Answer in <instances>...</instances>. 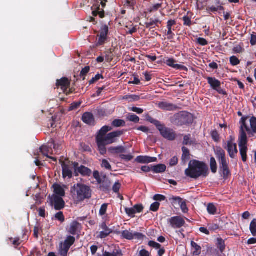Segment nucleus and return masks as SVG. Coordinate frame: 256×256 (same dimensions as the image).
<instances>
[{
	"instance_id": "obj_1",
	"label": "nucleus",
	"mask_w": 256,
	"mask_h": 256,
	"mask_svg": "<svg viewBox=\"0 0 256 256\" xmlns=\"http://www.w3.org/2000/svg\"><path fill=\"white\" fill-rule=\"evenodd\" d=\"M240 124L238 146L242 161L246 162L247 158L248 150L246 133L249 136H253L256 134V118L242 117L240 120Z\"/></svg>"
},
{
	"instance_id": "obj_2",
	"label": "nucleus",
	"mask_w": 256,
	"mask_h": 256,
	"mask_svg": "<svg viewBox=\"0 0 256 256\" xmlns=\"http://www.w3.org/2000/svg\"><path fill=\"white\" fill-rule=\"evenodd\" d=\"M208 166L204 162L196 160L190 161L188 168L185 170L186 176L196 179L200 176L206 177L208 174Z\"/></svg>"
},
{
	"instance_id": "obj_3",
	"label": "nucleus",
	"mask_w": 256,
	"mask_h": 256,
	"mask_svg": "<svg viewBox=\"0 0 256 256\" xmlns=\"http://www.w3.org/2000/svg\"><path fill=\"white\" fill-rule=\"evenodd\" d=\"M71 192L74 198L78 201H82L91 197L92 191L90 188L82 184H74L71 188Z\"/></svg>"
},
{
	"instance_id": "obj_4",
	"label": "nucleus",
	"mask_w": 256,
	"mask_h": 256,
	"mask_svg": "<svg viewBox=\"0 0 256 256\" xmlns=\"http://www.w3.org/2000/svg\"><path fill=\"white\" fill-rule=\"evenodd\" d=\"M215 154L220 164V170L222 172L224 178L230 174L228 162L226 160L225 152L221 148H216Z\"/></svg>"
},
{
	"instance_id": "obj_5",
	"label": "nucleus",
	"mask_w": 256,
	"mask_h": 256,
	"mask_svg": "<svg viewBox=\"0 0 256 256\" xmlns=\"http://www.w3.org/2000/svg\"><path fill=\"white\" fill-rule=\"evenodd\" d=\"M193 120L194 116L192 114L186 112L178 113L171 118L172 122L178 126L191 124Z\"/></svg>"
},
{
	"instance_id": "obj_6",
	"label": "nucleus",
	"mask_w": 256,
	"mask_h": 256,
	"mask_svg": "<svg viewBox=\"0 0 256 256\" xmlns=\"http://www.w3.org/2000/svg\"><path fill=\"white\" fill-rule=\"evenodd\" d=\"M156 128L164 138L170 141L174 140L176 138V132L172 129L166 127L164 124L160 123Z\"/></svg>"
},
{
	"instance_id": "obj_7",
	"label": "nucleus",
	"mask_w": 256,
	"mask_h": 256,
	"mask_svg": "<svg viewBox=\"0 0 256 256\" xmlns=\"http://www.w3.org/2000/svg\"><path fill=\"white\" fill-rule=\"evenodd\" d=\"M49 199L50 205L54 206L56 210H60L64 208L65 203L62 197L53 194L49 196Z\"/></svg>"
},
{
	"instance_id": "obj_8",
	"label": "nucleus",
	"mask_w": 256,
	"mask_h": 256,
	"mask_svg": "<svg viewBox=\"0 0 256 256\" xmlns=\"http://www.w3.org/2000/svg\"><path fill=\"white\" fill-rule=\"evenodd\" d=\"M124 132V130H116L115 132H110L107 135H106V136L103 139V140L106 142V144H112L116 142V138L122 135Z\"/></svg>"
},
{
	"instance_id": "obj_9",
	"label": "nucleus",
	"mask_w": 256,
	"mask_h": 256,
	"mask_svg": "<svg viewBox=\"0 0 256 256\" xmlns=\"http://www.w3.org/2000/svg\"><path fill=\"white\" fill-rule=\"evenodd\" d=\"M122 236L123 238L131 240L134 238L142 240L144 238V235L142 233L138 232H133L132 231L126 230L122 232Z\"/></svg>"
},
{
	"instance_id": "obj_10",
	"label": "nucleus",
	"mask_w": 256,
	"mask_h": 256,
	"mask_svg": "<svg viewBox=\"0 0 256 256\" xmlns=\"http://www.w3.org/2000/svg\"><path fill=\"white\" fill-rule=\"evenodd\" d=\"M72 165L76 176L78 175V173L80 174L83 176H90L92 174V170L90 169L83 166H78V163L74 162L72 164Z\"/></svg>"
},
{
	"instance_id": "obj_11",
	"label": "nucleus",
	"mask_w": 256,
	"mask_h": 256,
	"mask_svg": "<svg viewBox=\"0 0 256 256\" xmlns=\"http://www.w3.org/2000/svg\"><path fill=\"white\" fill-rule=\"evenodd\" d=\"M224 148L227 150L230 158H234L238 152L236 144L232 141H228Z\"/></svg>"
},
{
	"instance_id": "obj_12",
	"label": "nucleus",
	"mask_w": 256,
	"mask_h": 256,
	"mask_svg": "<svg viewBox=\"0 0 256 256\" xmlns=\"http://www.w3.org/2000/svg\"><path fill=\"white\" fill-rule=\"evenodd\" d=\"M169 222L171 226L174 228H180L185 224L184 218L178 216L172 217L170 219Z\"/></svg>"
},
{
	"instance_id": "obj_13",
	"label": "nucleus",
	"mask_w": 256,
	"mask_h": 256,
	"mask_svg": "<svg viewBox=\"0 0 256 256\" xmlns=\"http://www.w3.org/2000/svg\"><path fill=\"white\" fill-rule=\"evenodd\" d=\"M108 32V27L106 26H103L101 28L100 34L99 35L98 40V45L103 44L107 38V36Z\"/></svg>"
},
{
	"instance_id": "obj_14",
	"label": "nucleus",
	"mask_w": 256,
	"mask_h": 256,
	"mask_svg": "<svg viewBox=\"0 0 256 256\" xmlns=\"http://www.w3.org/2000/svg\"><path fill=\"white\" fill-rule=\"evenodd\" d=\"M164 63L176 70H187V68L185 66L176 64V61L174 58H168L164 61Z\"/></svg>"
},
{
	"instance_id": "obj_15",
	"label": "nucleus",
	"mask_w": 256,
	"mask_h": 256,
	"mask_svg": "<svg viewBox=\"0 0 256 256\" xmlns=\"http://www.w3.org/2000/svg\"><path fill=\"white\" fill-rule=\"evenodd\" d=\"M176 24V22L174 20H169L167 22V28L168 32L166 34V35L168 36V40L173 39L174 36V34L173 32V31L174 30V29L172 28Z\"/></svg>"
},
{
	"instance_id": "obj_16",
	"label": "nucleus",
	"mask_w": 256,
	"mask_h": 256,
	"mask_svg": "<svg viewBox=\"0 0 256 256\" xmlns=\"http://www.w3.org/2000/svg\"><path fill=\"white\" fill-rule=\"evenodd\" d=\"M158 106L160 109L165 110H174L178 108L176 106L166 102H159Z\"/></svg>"
},
{
	"instance_id": "obj_17",
	"label": "nucleus",
	"mask_w": 256,
	"mask_h": 256,
	"mask_svg": "<svg viewBox=\"0 0 256 256\" xmlns=\"http://www.w3.org/2000/svg\"><path fill=\"white\" fill-rule=\"evenodd\" d=\"M96 142L98 146V150L102 154H104L106 153V145L108 144L106 142L102 139V138L100 136H96Z\"/></svg>"
},
{
	"instance_id": "obj_18",
	"label": "nucleus",
	"mask_w": 256,
	"mask_h": 256,
	"mask_svg": "<svg viewBox=\"0 0 256 256\" xmlns=\"http://www.w3.org/2000/svg\"><path fill=\"white\" fill-rule=\"evenodd\" d=\"M157 160L156 158L150 157L148 156H138L136 160L139 163L146 164L152 162H155Z\"/></svg>"
},
{
	"instance_id": "obj_19",
	"label": "nucleus",
	"mask_w": 256,
	"mask_h": 256,
	"mask_svg": "<svg viewBox=\"0 0 256 256\" xmlns=\"http://www.w3.org/2000/svg\"><path fill=\"white\" fill-rule=\"evenodd\" d=\"M101 228L103 230L99 233L98 235L97 236L98 238H105L112 232V230L109 228L104 222L102 224Z\"/></svg>"
},
{
	"instance_id": "obj_20",
	"label": "nucleus",
	"mask_w": 256,
	"mask_h": 256,
	"mask_svg": "<svg viewBox=\"0 0 256 256\" xmlns=\"http://www.w3.org/2000/svg\"><path fill=\"white\" fill-rule=\"evenodd\" d=\"M83 122L89 125L94 124V118L93 114L88 112H85L82 116Z\"/></svg>"
},
{
	"instance_id": "obj_21",
	"label": "nucleus",
	"mask_w": 256,
	"mask_h": 256,
	"mask_svg": "<svg viewBox=\"0 0 256 256\" xmlns=\"http://www.w3.org/2000/svg\"><path fill=\"white\" fill-rule=\"evenodd\" d=\"M108 151L112 154L125 153L126 148L123 146H111L108 148Z\"/></svg>"
},
{
	"instance_id": "obj_22",
	"label": "nucleus",
	"mask_w": 256,
	"mask_h": 256,
	"mask_svg": "<svg viewBox=\"0 0 256 256\" xmlns=\"http://www.w3.org/2000/svg\"><path fill=\"white\" fill-rule=\"evenodd\" d=\"M62 174L64 178L68 176V178L72 177V171L69 165L66 164L64 162H62Z\"/></svg>"
},
{
	"instance_id": "obj_23",
	"label": "nucleus",
	"mask_w": 256,
	"mask_h": 256,
	"mask_svg": "<svg viewBox=\"0 0 256 256\" xmlns=\"http://www.w3.org/2000/svg\"><path fill=\"white\" fill-rule=\"evenodd\" d=\"M210 86L215 90H217L220 94H226V92L220 87V81H208Z\"/></svg>"
},
{
	"instance_id": "obj_24",
	"label": "nucleus",
	"mask_w": 256,
	"mask_h": 256,
	"mask_svg": "<svg viewBox=\"0 0 256 256\" xmlns=\"http://www.w3.org/2000/svg\"><path fill=\"white\" fill-rule=\"evenodd\" d=\"M70 81H57L56 86L58 88H60L64 92H67L70 86Z\"/></svg>"
},
{
	"instance_id": "obj_25",
	"label": "nucleus",
	"mask_w": 256,
	"mask_h": 256,
	"mask_svg": "<svg viewBox=\"0 0 256 256\" xmlns=\"http://www.w3.org/2000/svg\"><path fill=\"white\" fill-rule=\"evenodd\" d=\"M182 162L185 164L186 162L190 159V151L188 148L183 146L182 148Z\"/></svg>"
},
{
	"instance_id": "obj_26",
	"label": "nucleus",
	"mask_w": 256,
	"mask_h": 256,
	"mask_svg": "<svg viewBox=\"0 0 256 256\" xmlns=\"http://www.w3.org/2000/svg\"><path fill=\"white\" fill-rule=\"evenodd\" d=\"M53 188H54V192L56 195L58 196H63L65 194V192L63 188L58 184H54L53 185Z\"/></svg>"
},
{
	"instance_id": "obj_27",
	"label": "nucleus",
	"mask_w": 256,
	"mask_h": 256,
	"mask_svg": "<svg viewBox=\"0 0 256 256\" xmlns=\"http://www.w3.org/2000/svg\"><path fill=\"white\" fill-rule=\"evenodd\" d=\"M191 246L193 250V255L196 256H199L201 253V247L194 241L191 242Z\"/></svg>"
},
{
	"instance_id": "obj_28",
	"label": "nucleus",
	"mask_w": 256,
	"mask_h": 256,
	"mask_svg": "<svg viewBox=\"0 0 256 256\" xmlns=\"http://www.w3.org/2000/svg\"><path fill=\"white\" fill-rule=\"evenodd\" d=\"M166 166L163 164H158L152 168V171L155 173H162L166 171Z\"/></svg>"
},
{
	"instance_id": "obj_29",
	"label": "nucleus",
	"mask_w": 256,
	"mask_h": 256,
	"mask_svg": "<svg viewBox=\"0 0 256 256\" xmlns=\"http://www.w3.org/2000/svg\"><path fill=\"white\" fill-rule=\"evenodd\" d=\"M40 152L44 156L48 157V158L52 159L54 162L56 161V158L48 156V154H52V153L50 152V149L47 146H41L40 148Z\"/></svg>"
},
{
	"instance_id": "obj_30",
	"label": "nucleus",
	"mask_w": 256,
	"mask_h": 256,
	"mask_svg": "<svg viewBox=\"0 0 256 256\" xmlns=\"http://www.w3.org/2000/svg\"><path fill=\"white\" fill-rule=\"evenodd\" d=\"M112 130V128L110 126H104L100 130L97 136H100V137L102 138V139H104L106 136V133Z\"/></svg>"
},
{
	"instance_id": "obj_31",
	"label": "nucleus",
	"mask_w": 256,
	"mask_h": 256,
	"mask_svg": "<svg viewBox=\"0 0 256 256\" xmlns=\"http://www.w3.org/2000/svg\"><path fill=\"white\" fill-rule=\"evenodd\" d=\"M80 224L78 222L76 221L72 222L70 224L69 232L72 234H75Z\"/></svg>"
},
{
	"instance_id": "obj_32",
	"label": "nucleus",
	"mask_w": 256,
	"mask_h": 256,
	"mask_svg": "<svg viewBox=\"0 0 256 256\" xmlns=\"http://www.w3.org/2000/svg\"><path fill=\"white\" fill-rule=\"evenodd\" d=\"M169 200L172 202V204L174 206H178L182 202V198L178 196H172L170 198Z\"/></svg>"
},
{
	"instance_id": "obj_33",
	"label": "nucleus",
	"mask_w": 256,
	"mask_h": 256,
	"mask_svg": "<svg viewBox=\"0 0 256 256\" xmlns=\"http://www.w3.org/2000/svg\"><path fill=\"white\" fill-rule=\"evenodd\" d=\"M122 99L128 100V102H133L138 100L140 96L136 95H127L123 96Z\"/></svg>"
},
{
	"instance_id": "obj_34",
	"label": "nucleus",
	"mask_w": 256,
	"mask_h": 256,
	"mask_svg": "<svg viewBox=\"0 0 256 256\" xmlns=\"http://www.w3.org/2000/svg\"><path fill=\"white\" fill-rule=\"evenodd\" d=\"M210 169L213 173H216L217 171V164L215 158L214 157H212L210 160Z\"/></svg>"
},
{
	"instance_id": "obj_35",
	"label": "nucleus",
	"mask_w": 256,
	"mask_h": 256,
	"mask_svg": "<svg viewBox=\"0 0 256 256\" xmlns=\"http://www.w3.org/2000/svg\"><path fill=\"white\" fill-rule=\"evenodd\" d=\"M75 241V238L74 237L72 236H69L65 240L64 245L70 248V246L73 244Z\"/></svg>"
},
{
	"instance_id": "obj_36",
	"label": "nucleus",
	"mask_w": 256,
	"mask_h": 256,
	"mask_svg": "<svg viewBox=\"0 0 256 256\" xmlns=\"http://www.w3.org/2000/svg\"><path fill=\"white\" fill-rule=\"evenodd\" d=\"M70 248L61 244V246L60 249V254L61 256H67L68 252Z\"/></svg>"
},
{
	"instance_id": "obj_37",
	"label": "nucleus",
	"mask_w": 256,
	"mask_h": 256,
	"mask_svg": "<svg viewBox=\"0 0 256 256\" xmlns=\"http://www.w3.org/2000/svg\"><path fill=\"white\" fill-rule=\"evenodd\" d=\"M158 23H161V22L158 19H150L149 22L146 23V26L147 28H151L153 26H157Z\"/></svg>"
},
{
	"instance_id": "obj_38",
	"label": "nucleus",
	"mask_w": 256,
	"mask_h": 256,
	"mask_svg": "<svg viewBox=\"0 0 256 256\" xmlns=\"http://www.w3.org/2000/svg\"><path fill=\"white\" fill-rule=\"evenodd\" d=\"M112 124L114 127L124 126L126 125V122L122 120L116 119L112 122Z\"/></svg>"
},
{
	"instance_id": "obj_39",
	"label": "nucleus",
	"mask_w": 256,
	"mask_h": 256,
	"mask_svg": "<svg viewBox=\"0 0 256 256\" xmlns=\"http://www.w3.org/2000/svg\"><path fill=\"white\" fill-rule=\"evenodd\" d=\"M126 118L128 120L135 123H138L140 121V118L138 116L132 114H128L126 117Z\"/></svg>"
},
{
	"instance_id": "obj_40",
	"label": "nucleus",
	"mask_w": 256,
	"mask_h": 256,
	"mask_svg": "<svg viewBox=\"0 0 256 256\" xmlns=\"http://www.w3.org/2000/svg\"><path fill=\"white\" fill-rule=\"evenodd\" d=\"M250 228L252 234L254 236H256V218L252 221Z\"/></svg>"
},
{
	"instance_id": "obj_41",
	"label": "nucleus",
	"mask_w": 256,
	"mask_h": 256,
	"mask_svg": "<svg viewBox=\"0 0 256 256\" xmlns=\"http://www.w3.org/2000/svg\"><path fill=\"white\" fill-rule=\"evenodd\" d=\"M126 32L127 34H132L134 33H135L137 30L136 26H134L133 24L130 25V26H126Z\"/></svg>"
},
{
	"instance_id": "obj_42",
	"label": "nucleus",
	"mask_w": 256,
	"mask_h": 256,
	"mask_svg": "<svg viewBox=\"0 0 256 256\" xmlns=\"http://www.w3.org/2000/svg\"><path fill=\"white\" fill-rule=\"evenodd\" d=\"M207 210L209 214H214L216 213V208L213 204H209L207 206Z\"/></svg>"
},
{
	"instance_id": "obj_43",
	"label": "nucleus",
	"mask_w": 256,
	"mask_h": 256,
	"mask_svg": "<svg viewBox=\"0 0 256 256\" xmlns=\"http://www.w3.org/2000/svg\"><path fill=\"white\" fill-rule=\"evenodd\" d=\"M218 247L221 252H222L225 249V244L224 241L222 238H218Z\"/></svg>"
},
{
	"instance_id": "obj_44",
	"label": "nucleus",
	"mask_w": 256,
	"mask_h": 256,
	"mask_svg": "<svg viewBox=\"0 0 256 256\" xmlns=\"http://www.w3.org/2000/svg\"><path fill=\"white\" fill-rule=\"evenodd\" d=\"M230 64L233 66H237L240 62V61L238 60V58L236 56H231L230 58Z\"/></svg>"
},
{
	"instance_id": "obj_45",
	"label": "nucleus",
	"mask_w": 256,
	"mask_h": 256,
	"mask_svg": "<svg viewBox=\"0 0 256 256\" xmlns=\"http://www.w3.org/2000/svg\"><path fill=\"white\" fill-rule=\"evenodd\" d=\"M120 158L125 161L128 162L131 160L134 156L130 154H121L120 155Z\"/></svg>"
},
{
	"instance_id": "obj_46",
	"label": "nucleus",
	"mask_w": 256,
	"mask_h": 256,
	"mask_svg": "<svg viewBox=\"0 0 256 256\" xmlns=\"http://www.w3.org/2000/svg\"><path fill=\"white\" fill-rule=\"evenodd\" d=\"M125 210H126V214L132 217V218H133L134 216V214L136 213V210L132 208H125Z\"/></svg>"
},
{
	"instance_id": "obj_47",
	"label": "nucleus",
	"mask_w": 256,
	"mask_h": 256,
	"mask_svg": "<svg viewBox=\"0 0 256 256\" xmlns=\"http://www.w3.org/2000/svg\"><path fill=\"white\" fill-rule=\"evenodd\" d=\"M146 120L150 122V123L153 124L156 127H157L158 126L160 123V122L155 119H154L148 115L146 116Z\"/></svg>"
},
{
	"instance_id": "obj_48",
	"label": "nucleus",
	"mask_w": 256,
	"mask_h": 256,
	"mask_svg": "<svg viewBox=\"0 0 256 256\" xmlns=\"http://www.w3.org/2000/svg\"><path fill=\"white\" fill-rule=\"evenodd\" d=\"M183 144L184 145H191L192 141L190 140V135H186L184 138Z\"/></svg>"
},
{
	"instance_id": "obj_49",
	"label": "nucleus",
	"mask_w": 256,
	"mask_h": 256,
	"mask_svg": "<svg viewBox=\"0 0 256 256\" xmlns=\"http://www.w3.org/2000/svg\"><path fill=\"white\" fill-rule=\"evenodd\" d=\"M184 24L186 26H190L192 25L191 18L188 16H184L182 18Z\"/></svg>"
},
{
	"instance_id": "obj_50",
	"label": "nucleus",
	"mask_w": 256,
	"mask_h": 256,
	"mask_svg": "<svg viewBox=\"0 0 256 256\" xmlns=\"http://www.w3.org/2000/svg\"><path fill=\"white\" fill-rule=\"evenodd\" d=\"M102 166L107 170H111L112 167L109 162L106 160H103L102 163Z\"/></svg>"
},
{
	"instance_id": "obj_51",
	"label": "nucleus",
	"mask_w": 256,
	"mask_h": 256,
	"mask_svg": "<svg viewBox=\"0 0 256 256\" xmlns=\"http://www.w3.org/2000/svg\"><path fill=\"white\" fill-rule=\"evenodd\" d=\"M54 217L56 220L60 221L61 222H63L64 220V218L63 213L62 212H60L56 213L55 214Z\"/></svg>"
},
{
	"instance_id": "obj_52",
	"label": "nucleus",
	"mask_w": 256,
	"mask_h": 256,
	"mask_svg": "<svg viewBox=\"0 0 256 256\" xmlns=\"http://www.w3.org/2000/svg\"><path fill=\"white\" fill-rule=\"evenodd\" d=\"M160 203L158 202H155L152 204L150 206V210L153 212H156L158 210L160 207Z\"/></svg>"
},
{
	"instance_id": "obj_53",
	"label": "nucleus",
	"mask_w": 256,
	"mask_h": 256,
	"mask_svg": "<svg viewBox=\"0 0 256 256\" xmlns=\"http://www.w3.org/2000/svg\"><path fill=\"white\" fill-rule=\"evenodd\" d=\"M146 80H150L151 79L154 78V74L152 72H146L144 74Z\"/></svg>"
},
{
	"instance_id": "obj_54",
	"label": "nucleus",
	"mask_w": 256,
	"mask_h": 256,
	"mask_svg": "<svg viewBox=\"0 0 256 256\" xmlns=\"http://www.w3.org/2000/svg\"><path fill=\"white\" fill-rule=\"evenodd\" d=\"M107 208L108 204H104L102 206L100 210V216H103L106 213Z\"/></svg>"
},
{
	"instance_id": "obj_55",
	"label": "nucleus",
	"mask_w": 256,
	"mask_h": 256,
	"mask_svg": "<svg viewBox=\"0 0 256 256\" xmlns=\"http://www.w3.org/2000/svg\"><path fill=\"white\" fill-rule=\"evenodd\" d=\"M196 42L202 46H206L208 44L207 40L206 39H204V38H197Z\"/></svg>"
},
{
	"instance_id": "obj_56",
	"label": "nucleus",
	"mask_w": 256,
	"mask_h": 256,
	"mask_svg": "<svg viewBox=\"0 0 256 256\" xmlns=\"http://www.w3.org/2000/svg\"><path fill=\"white\" fill-rule=\"evenodd\" d=\"M149 246L156 248V249L160 248L161 247V245L155 242L154 241H150L148 242Z\"/></svg>"
},
{
	"instance_id": "obj_57",
	"label": "nucleus",
	"mask_w": 256,
	"mask_h": 256,
	"mask_svg": "<svg viewBox=\"0 0 256 256\" xmlns=\"http://www.w3.org/2000/svg\"><path fill=\"white\" fill-rule=\"evenodd\" d=\"M166 198L165 196L161 194H156L154 196V200L156 201H162L166 200Z\"/></svg>"
},
{
	"instance_id": "obj_58",
	"label": "nucleus",
	"mask_w": 256,
	"mask_h": 256,
	"mask_svg": "<svg viewBox=\"0 0 256 256\" xmlns=\"http://www.w3.org/2000/svg\"><path fill=\"white\" fill-rule=\"evenodd\" d=\"M179 206H180L182 211L184 213H186L188 212V208H187V206H186V203L185 202H182L180 204V205H179Z\"/></svg>"
},
{
	"instance_id": "obj_59",
	"label": "nucleus",
	"mask_w": 256,
	"mask_h": 256,
	"mask_svg": "<svg viewBox=\"0 0 256 256\" xmlns=\"http://www.w3.org/2000/svg\"><path fill=\"white\" fill-rule=\"evenodd\" d=\"M80 102H74L71 104L69 108V110H76L80 105Z\"/></svg>"
},
{
	"instance_id": "obj_60",
	"label": "nucleus",
	"mask_w": 256,
	"mask_h": 256,
	"mask_svg": "<svg viewBox=\"0 0 256 256\" xmlns=\"http://www.w3.org/2000/svg\"><path fill=\"white\" fill-rule=\"evenodd\" d=\"M178 162V158L176 156H174L170 161V165L172 166H176Z\"/></svg>"
},
{
	"instance_id": "obj_61",
	"label": "nucleus",
	"mask_w": 256,
	"mask_h": 256,
	"mask_svg": "<svg viewBox=\"0 0 256 256\" xmlns=\"http://www.w3.org/2000/svg\"><path fill=\"white\" fill-rule=\"evenodd\" d=\"M121 184L120 182H116L114 184L112 187V190L114 192H118L120 188Z\"/></svg>"
},
{
	"instance_id": "obj_62",
	"label": "nucleus",
	"mask_w": 256,
	"mask_h": 256,
	"mask_svg": "<svg viewBox=\"0 0 256 256\" xmlns=\"http://www.w3.org/2000/svg\"><path fill=\"white\" fill-rule=\"evenodd\" d=\"M94 177L98 183H102V180L100 176V174L98 171H94Z\"/></svg>"
},
{
	"instance_id": "obj_63",
	"label": "nucleus",
	"mask_w": 256,
	"mask_h": 256,
	"mask_svg": "<svg viewBox=\"0 0 256 256\" xmlns=\"http://www.w3.org/2000/svg\"><path fill=\"white\" fill-rule=\"evenodd\" d=\"M92 14L94 16H96L98 14L100 18H102L104 17V12L103 10H94L92 12Z\"/></svg>"
},
{
	"instance_id": "obj_64",
	"label": "nucleus",
	"mask_w": 256,
	"mask_h": 256,
	"mask_svg": "<svg viewBox=\"0 0 256 256\" xmlns=\"http://www.w3.org/2000/svg\"><path fill=\"white\" fill-rule=\"evenodd\" d=\"M233 50L235 53L240 54L243 52L244 49L240 46H237L234 48Z\"/></svg>"
}]
</instances>
